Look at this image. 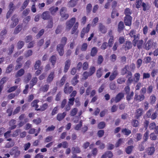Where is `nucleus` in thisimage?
I'll list each match as a JSON object with an SVG mask.
<instances>
[{
	"instance_id": "f257e3e1",
	"label": "nucleus",
	"mask_w": 158,
	"mask_h": 158,
	"mask_svg": "<svg viewBox=\"0 0 158 158\" xmlns=\"http://www.w3.org/2000/svg\"><path fill=\"white\" fill-rule=\"evenodd\" d=\"M76 21V18L73 17L66 22L65 30L67 31H68L70 30L75 22Z\"/></svg>"
},
{
	"instance_id": "f03ea898",
	"label": "nucleus",
	"mask_w": 158,
	"mask_h": 158,
	"mask_svg": "<svg viewBox=\"0 0 158 158\" xmlns=\"http://www.w3.org/2000/svg\"><path fill=\"white\" fill-rule=\"evenodd\" d=\"M107 37L109 39L108 41V46L110 47L112 46L114 42V37L112 31H110L107 33Z\"/></svg>"
},
{
	"instance_id": "7ed1b4c3",
	"label": "nucleus",
	"mask_w": 158,
	"mask_h": 158,
	"mask_svg": "<svg viewBox=\"0 0 158 158\" xmlns=\"http://www.w3.org/2000/svg\"><path fill=\"white\" fill-rule=\"evenodd\" d=\"M124 95L123 93H118L115 98H111L110 100L111 103L115 102L117 103L119 101L124 97Z\"/></svg>"
},
{
	"instance_id": "20e7f679",
	"label": "nucleus",
	"mask_w": 158,
	"mask_h": 158,
	"mask_svg": "<svg viewBox=\"0 0 158 158\" xmlns=\"http://www.w3.org/2000/svg\"><path fill=\"white\" fill-rule=\"evenodd\" d=\"M11 20L12 22L10 24V27L13 28L17 25L19 22L17 15H14L11 18Z\"/></svg>"
},
{
	"instance_id": "39448f33",
	"label": "nucleus",
	"mask_w": 158,
	"mask_h": 158,
	"mask_svg": "<svg viewBox=\"0 0 158 158\" xmlns=\"http://www.w3.org/2000/svg\"><path fill=\"white\" fill-rule=\"evenodd\" d=\"M133 40V43L134 46H137L138 48L139 49L141 48L142 46L143 41L142 40Z\"/></svg>"
},
{
	"instance_id": "423d86ee",
	"label": "nucleus",
	"mask_w": 158,
	"mask_h": 158,
	"mask_svg": "<svg viewBox=\"0 0 158 158\" xmlns=\"http://www.w3.org/2000/svg\"><path fill=\"white\" fill-rule=\"evenodd\" d=\"M73 89V88L72 86H69V84L66 83L64 86V92L65 94H70Z\"/></svg>"
},
{
	"instance_id": "0eeeda50",
	"label": "nucleus",
	"mask_w": 158,
	"mask_h": 158,
	"mask_svg": "<svg viewBox=\"0 0 158 158\" xmlns=\"http://www.w3.org/2000/svg\"><path fill=\"white\" fill-rule=\"evenodd\" d=\"M64 46L60 44H58L57 46V50L58 52L59 55L61 56H62L64 54Z\"/></svg>"
},
{
	"instance_id": "6e6552de",
	"label": "nucleus",
	"mask_w": 158,
	"mask_h": 158,
	"mask_svg": "<svg viewBox=\"0 0 158 158\" xmlns=\"http://www.w3.org/2000/svg\"><path fill=\"white\" fill-rule=\"evenodd\" d=\"M18 147H14L12 149V154H14V156L15 157H18L21 153L20 151L19 150Z\"/></svg>"
},
{
	"instance_id": "1a4fd4ad",
	"label": "nucleus",
	"mask_w": 158,
	"mask_h": 158,
	"mask_svg": "<svg viewBox=\"0 0 158 158\" xmlns=\"http://www.w3.org/2000/svg\"><path fill=\"white\" fill-rule=\"evenodd\" d=\"M98 29L99 31L102 33L105 34L107 32V29L101 23H99Z\"/></svg>"
},
{
	"instance_id": "9d476101",
	"label": "nucleus",
	"mask_w": 158,
	"mask_h": 158,
	"mask_svg": "<svg viewBox=\"0 0 158 158\" xmlns=\"http://www.w3.org/2000/svg\"><path fill=\"white\" fill-rule=\"evenodd\" d=\"M132 18L131 16H127L124 18V22L125 25L127 26H130L131 24V20Z\"/></svg>"
},
{
	"instance_id": "9b49d317",
	"label": "nucleus",
	"mask_w": 158,
	"mask_h": 158,
	"mask_svg": "<svg viewBox=\"0 0 158 158\" xmlns=\"http://www.w3.org/2000/svg\"><path fill=\"white\" fill-rule=\"evenodd\" d=\"M143 113V109L139 108L137 109L135 113V117L137 119H138L140 117L142 116Z\"/></svg>"
},
{
	"instance_id": "f8f14e48",
	"label": "nucleus",
	"mask_w": 158,
	"mask_h": 158,
	"mask_svg": "<svg viewBox=\"0 0 158 158\" xmlns=\"http://www.w3.org/2000/svg\"><path fill=\"white\" fill-rule=\"evenodd\" d=\"M145 98V96L143 94H141L138 95L136 94L134 97V100L138 102L143 101Z\"/></svg>"
},
{
	"instance_id": "ddd939ff",
	"label": "nucleus",
	"mask_w": 158,
	"mask_h": 158,
	"mask_svg": "<svg viewBox=\"0 0 158 158\" xmlns=\"http://www.w3.org/2000/svg\"><path fill=\"white\" fill-rule=\"evenodd\" d=\"M55 76V72H51L48 75L46 81L48 83H50L53 81Z\"/></svg>"
},
{
	"instance_id": "4468645a",
	"label": "nucleus",
	"mask_w": 158,
	"mask_h": 158,
	"mask_svg": "<svg viewBox=\"0 0 158 158\" xmlns=\"http://www.w3.org/2000/svg\"><path fill=\"white\" fill-rule=\"evenodd\" d=\"M78 22H76L72 29L71 31V34H73L75 33L77 35L78 34L79 31L78 30H77V29L78 27Z\"/></svg>"
},
{
	"instance_id": "2eb2a0df",
	"label": "nucleus",
	"mask_w": 158,
	"mask_h": 158,
	"mask_svg": "<svg viewBox=\"0 0 158 158\" xmlns=\"http://www.w3.org/2000/svg\"><path fill=\"white\" fill-rule=\"evenodd\" d=\"M71 60L70 59H68L65 61L64 69V72H67L69 69L71 64Z\"/></svg>"
},
{
	"instance_id": "dca6fc26",
	"label": "nucleus",
	"mask_w": 158,
	"mask_h": 158,
	"mask_svg": "<svg viewBox=\"0 0 158 158\" xmlns=\"http://www.w3.org/2000/svg\"><path fill=\"white\" fill-rule=\"evenodd\" d=\"M16 121L15 119H12L9 122V126L10 127L9 128V129L13 130L16 127V125H15Z\"/></svg>"
},
{
	"instance_id": "f3484780",
	"label": "nucleus",
	"mask_w": 158,
	"mask_h": 158,
	"mask_svg": "<svg viewBox=\"0 0 158 158\" xmlns=\"http://www.w3.org/2000/svg\"><path fill=\"white\" fill-rule=\"evenodd\" d=\"M66 114V113L65 112L58 113L56 116V119L58 121H61L64 119Z\"/></svg>"
},
{
	"instance_id": "a211bd4d",
	"label": "nucleus",
	"mask_w": 158,
	"mask_h": 158,
	"mask_svg": "<svg viewBox=\"0 0 158 158\" xmlns=\"http://www.w3.org/2000/svg\"><path fill=\"white\" fill-rule=\"evenodd\" d=\"M41 17L44 20L49 19L50 17L49 12L47 11L44 12L42 15Z\"/></svg>"
},
{
	"instance_id": "6ab92c4d",
	"label": "nucleus",
	"mask_w": 158,
	"mask_h": 158,
	"mask_svg": "<svg viewBox=\"0 0 158 158\" xmlns=\"http://www.w3.org/2000/svg\"><path fill=\"white\" fill-rule=\"evenodd\" d=\"M156 100V98L155 95L152 94L150 96L149 99V103L151 104H154Z\"/></svg>"
},
{
	"instance_id": "aec40b11",
	"label": "nucleus",
	"mask_w": 158,
	"mask_h": 158,
	"mask_svg": "<svg viewBox=\"0 0 158 158\" xmlns=\"http://www.w3.org/2000/svg\"><path fill=\"white\" fill-rule=\"evenodd\" d=\"M136 31L134 30H131L130 31L129 34L130 36L131 37H133L134 40L136 39H139V35H136Z\"/></svg>"
},
{
	"instance_id": "412c9836",
	"label": "nucleus",
	"mask_w": 158,
	"mask_h": 158,
	"mask_svg": "<svg viewBox=\"0 0 158 158\" xmlns=\"http://www.w3.org/2000/svg\"><path fill=\"white\" fill-rule=\"evenodd\" d=\"M49 87V85L48 84H45L42 85L40 87V90L43 92H47L48 90Z\"/></svg>"
},
{
	"instance_id": "4be33fe9",
	"label": "nucleus",
	"mask_w": 158,
	"mask_h": 158,
	"mask_svg": "<svg viewBox=\"0 0 158 158\" xmlns=\"http://www.w3.org/2000/svg\"><path fill=\"white\" fill-rule=\"evenodd\" d=\"M118 72L117 70H115L114 71L110 76L109 77L110 80L111 81L115 79L118 75Z\"/></svg>"
},
{
	"instance_id": "5701e85b",
	"label": "nucleus",
	"mask_w": 158,
	"mask_h": 158,
	"mask_svg": "<svg viewBox=\"0 0 158 158\" xmlns=\"http://www.w3.org/2000/svg\"><path fill=\"white\" fill-rule=\"evenodd\" d=\"M147 151V153L148 155H152L154 153L155 148L154 147H150L148 148Z\"/></svg>"
},
{
	"instance_id": "b1692460",
	"label": "nucleus",
	"mask_w": 158,
	"mask_h": 158,
	"mask_svg": "<svg viewBox=\"0 0 158 158\" xmlns=\"http://www.w3.org/2000/svg\"><path fill=\"white\" fill-rule=\"evenodd\" d=\"M48 107V105L47 103L43 104L40 107V108L37 109V111H44L47 109Z\"/></svg>"
},
{
	"instance_id": "393cba45",
	"label": "nucleus",
	"mask_w": 158,
	"mask_h": 158,
	"mask_svg": "<svg viewBox=\"0 0 158 158\" xmlns=\"http://www.w3.org/2000/svg\"><path fill=\"white\" fill-rule=\"evenodd\" d=\"M24 70L23 69H21L17 72L15 76L16 77H20L24 74Z\"/></svg>"
},
{
	"instance_id": "a878e982",
	"label": "nucleus",
	"mask_w": 158,
	"mask_h": 158,
	"mask_svg": "<svg viewBox=\"0 0 158 158\" xmlns=\"http://www.w3.org/2000/svg\"><path fill=\"white\" fill-rule=\"evenodd\" d=\"M39 102V100L38 99L34 100L31 103V106L32 107H35V109L37 110L38 108L39 107V105L38 103Z\"/></svg>"
},
{
	"instance_id": "bb28decb",
	"label": "nucleus",
	"mask_w": 158,
	"mask_h": 158,
	"mask_svg": "<svg viewBox=\"0 0 158 158\" xmlns=\"http://www.w3.org/2000/svg\"><path fill=\"white\" fill-rule=\"evenodd\" d=\"M152 42L151 40H149L145 44V48L148 50L150 49L152 46Z\"/></svg>"
},
{
	"instance_id": "cd10ccee",
	"label": "nucleus",
	"mask_w": 158,
	"mask_h": 158,
	"mask_svg": "<svg viewBox=\"0 0 158 158\" xmlns=\"http://www.w3.org/2000/svg\"><path fill=\"white\" fill-rule=\"evenodd\" d=\"M124 48L125 50H127L131 48L132 47V44L130 42H126L124 44Z\"/></svg>"
},
{
	"instance_id": "c85d7f7f",
	"label": "nucleus",
	"mask_w": 158,
	"mask_h": 158,
	"mask_svg": "<svg viewBox=\"0 0 158 158\" xmlns=\"http://www.w3.org/2000/svg\"><path fill=\"white\" fill-rule=\"evenodd\" d=\"M81 152L80 148L78 147H73L72 149V153L73 154L78 153Z\"/></svg>"
},
{
	"instance_id": "c756f323",
	"label": "nucleus",
	"mask_w": 158,
	"mask_h": 158,
	"mask_svg": "<svg viewBox=\"0 0 158 158\" xmlns=\"http://www.w3.org/2000/svg\"><path fill=\"white\" fill-rule=\"evenodd\" d=\"M58 8L52 6L50 8L49 10L52 15H54L56 11H58Z\"/></svg>"
},
{
	"instance_id": "7c9ffc66",
	"label": "nucleus",
	"mask_w": 158,
	"mask_h": 158,
	"mask_svg": "<svg viewBox=\"0 0 158 158\" xmlns=\"http://www.w3.org/2000/svg\"><path fill=\"white\" fill-rule=\"evenodd\" d=\"M140 74L139 73H136L134 74V82H137L139 80L140 77Z\"/></svg>"
},
{
	"instance_id": "2f4dec72",
	"label": "nucleus",
	"mask_w": 158,
	"mask_h": 158,
	"mask_svg": "<svg viewBox=\"0 0 158 158\" xmlns=\"http://www.w3.org/2000/svg\"><path fill=\"white\" fill-rule=\"evenodd\" d=\"M77 2L75 0H70L68 4V6L69 7H73L75 6Z\"/></svg>"
},
{
	"instance_id": "473e14b6",
	"label": "nucleus",
	"mask_w": 158,
	"mask_h": 158,
	"mask_svg": "<svg viewBox=\"0 0 158 158\" xmlns=\"http://www.w3.org/2000/svg\"><path fill=\"white\" fill-rule=\"evenodd\" d=\"M78 112V109L76 108H74L71 110L70 112V115L71 116L75 115Z\"/></svg>"
},
{
	"instance_id": "72a5a7b5",
	"label": "nucleus",
	"mask_w": 158,
	"mask_h": 158,
	"mask_svg": "<svg viewBox=\"0 0 158 158\" xmlns=\"http://www.w3.org/2000/svg\"><path fill=\"white\" fill-rule=\"evenodd\" d=\"M125 141V139H119L117 142L115 144V146L116 148H117L119 146L121 145L122 143L124 142V141Z\"/></svg>"
},
{
	"instance_id": "f704fd0d",
	"label": "nucleus",
	"mask_w": 158,
	"mask_h": 158,
	"mask_svg": "<svg viewBox=\"0 0 158 158\" xmlns=\"http://www.w3.org/2000/svg\"><path fill=\"white\" fill-rule=\"evenodd\" d=\"M32 77L31 74L30 73H27L26 76L24 79V82L26 83H27L30 80Z\"/></svg>"
},
{
	"instance_id": "c9c22d12",
	"label": "nucleus",
	"mask_w": 158,
	"mask_h": 158,
	"mask_svg": "<svg viewBox=\"0 0 158 158\" xmlns=\"http://www.w3.org/2000/svg\"><path fill=\"white\" fill-rule=\"evenodd\" d=\"M124 25L123 23L120 21L118 23V31L120 32L123 29Z\"/></svg>"
},
{
	"instance_id": "e433bc0d",
	"label": "nucleus",
	"mask_w": 158,
	"mask_h": 158,
	"mask_svg": "<svg viewBox=\"0 0 158 158\" xmlns=\"http://www.w3.org/2000/svg\"><path fill=\"white\" fill-rule=\"evenodd\" d=\"M124 13L126 15L125 16H131L130 15L132 13V11L129 8H127L125 10Z\"/></svg>"
},
{
	"instance_id": "4c0bfd02",
	"label": "nucleus",
	"mask_w": 158,
	"mask_h": 158,
	"mask_svg": "<svg viewBox=\"0 0 158 158\" xmlns=\"http://www.w3.org/2000/svg\"><path fill=\"white\" fill-rule=\"evenodd\" d=\"M38 81L37 77H33L30 82L31 85L34 86L36 85Z\"/></svg>"
},
{
	"instance_id": "58836bf2",
	"label": "nucleus",
	"mask_w": 158,
	"mask_h": 158,
	"mask_svg": "<svg viewBox=\"0 0 158 158\" xmlns=\"http://www.w3.org/2000/svg\"><path fill=\"white\" fill-rule=\"evenodd\" d=\"M19 118V120L21 121L24 119L25 123L27 122L28 120L27 118H25V115L23 114H21Z\"/></svg>"
},
{
	"instance_id": "ea45409f",
	"label": "nucleus",
	"mask_w": 158,
	"mask_h": 158,
	"mask_svg": "<svg viewBox=\"0 0 158 158\" xmlns=\"http://www.w3.org/2000/svg\"><path fill=\"white\" fill-rule=\"evenodd\" d=\"M122 131L124 135L127 136L130 135L131 133V130L126 128L122 129Z\"/></svg>"
},
{
	"instance_id": "a19ab883",
	"label": "nucleus",
	"mask_w": 158,
	"mask_h": 158,
	"mask_svg": "<svg viewBox=\"0 0 158 158\" xmlns=\"http://www.w3.org/2000/svg\"><path fill=\"white\" fill-rule=\"evenodd\" d=\"M133 147L132 146H130L127 147L126 148L125 151L127 154H130L131 153Z\"/></svg>"
},
{
	"instance_id": "79ce46f5",
	"label": "nucleus",
	"mask_w": 158,
	"mask_h": 158,
	"mask_svg": "<svg viewBox=\"0 0 158 158\" xmlns=\"http://www.w3.org/2000/svg\"><path fill=\"white\" fill-rule=\"evenodd\" d=\"M148 134L149 132L148 131H146L144 133L143 136V140L142 142V143L143 144L147 140L148 137Z\"/></svg>"
},
{
	"instance_id": "37998d69",
	"label": "nucleus",
	"mask_w": 158,
	"mask_h": 158,
	"mask_svg": "<svg viewBox=\"0 0 158 158\" xmlns=\"http://www.w3.org/2000/svg\"><path fill=\"white\" fill-rule=\"evenodd\" d=\"M13 67L14 65L12 64L9 65L6 68V72L7 73H10L12 70Z\"/></svg>"
},
{
	"instance_id": "c03bdc74",
	"label": "nucleus",
	"mask_w": 158,
	"mask_h": 158,
	"mask_svg": "<svg viewBox=\"0 0 158 158\" xmlns=\"http://www.w3.org/2000/svg\"><path fill=\"white\" fill-rule=\"evenodd\" d=\"M22 27L21 25H18L16 27L14 31V33L15 34H17L19 33L22 30Z\"/></svg>"
},
{
	"instance_id": "a18cd8bd",
	"label": "nucleus",
	"mask_w": 158,
	"mask_h": 158,
	"mask_svg": "<svg viewBox=\"0 0 158 158\" xmlns=\"http://www.w3.org/2000/svg\"><path fill=\"white\" fill-rule=\"evenodd\" d=\"M29 2V0H26L23 3L21 8V10H22L24 9L28 5Z\"/></svg>"
},
{
	"instance_id": "49530a36",
	"label": "nucleus",
	"mask_w": 158,
	"mask_h": 158,
	"mask_svg": "<svg viewBox=\"0 0 158 158\" xmlns=\"http://www.w3.org/2000/svg\"><path fill=\"white\" fill-rule=\"evenodd\" d=\"M131 123L133 126L135 127H138L139 124V121L136 119L132 120Z\"/></svg>"
},
{
	"instance_id": "de8ad7c7",
	"label": "nucleus",
	"mask_w": 158,
	"mask_h": 158,
	"mask_svg": "<svg viewBox=\"0 0 158 158\" xmlns=\"http://www.w3.org/2000/svg\"><path fill=\"white\" fill-rule=\"evenodd\" d=\"M102 74V68H99L97 71L96 73L97 77L99 78H100Z\"/></svg>"
},
{
	"instance_id": "09e8293b",
	"label": "nucleus",
	"mask_w": 158,
	"mask_h": 158,
	"mask_svg": "<svg viewBox=\"0 0 158 158\" xmlns=\"http://www.w3.org/2000/svg\"><path fill=\"white\" fill-rule=\"evenodd\" d=\"M78 78V77L77 75L75 76L72 80L71 82L72 84L74 85H75L78 82L77 80V78Z\"/></svg>"
},
{
	"instance_id": "8fccbe9b",
	"label": "nucleus",
	"mask_w": 158,
	"mask_h": 158,
	"mask_svg": "<svg viewBox=\"0 0 158 158\" xmlns=\"http://www.w3.org/2000/svg\"><path fill=\"white\" fill-rule=\"evenodd\" d=\"M97 52V50L96 48L94 47H93L91 51V55L92 56H94L96 54Z\"/></svg>"
},
{
	"instance_id": "3c124183",
	"label": "nucleus",
	"mask_w": 158,
	"mask_h": 158,
	"mask_svg": "<svg viewBox=\"0 0 158 158\" xmlns=\"http://www.w3.org/2000/svg\"><path fill=\"white\" fill-rule=\"evenodd\" d=\"M134 95V93L133 92H131L130 94H127L126 96V99L128 101H129L132 98Z\"/></svg>"
},
{
	"instance_id": "603ef678",
	"label": "nucleus",
	"mask_w": 158,
	"mask_h": 158,
	"mask_svg": "<svg viewBox=\"0 0 158 158\" xmlns=\"http://www.w3.org/2000/svg\"><path fill=\"white\" fill-rule=\"evenodd\" d=\"M41 62L40 60L36 61L35 63L34 68L35 69H38L41 65Z\"/></svg>"
},
{
	"instance_id": "864d4df0",
	"label": "nucleus",
	"mask_w": 158,
	"mask_h": 158,
	"mask_svg": "<svg viewBox=\"0 0 158 158\" xmlns=\"http://www.w3.org/2000/svg\"><path fill=\"white\" fill-rule=\"evenodd\" d=\"M82 125V122L81 121H80L79 124L76 125L74 127V129L78 131L80 130Z\"/></svg>"
},
{
	"instance_id": "5fc2aeb1",
	"label": "nucleus",
	"mask_w": 158,
	"mask_h": 158,
	"mask_svg": "<svg viewBox=\"0 0 158 158\" xmlns=\"http://www.w3.org/2000/svg\"><path fill=\"white\" fill-rule=\"evenodd\" d=\"M50 61L52 63L53 65H54L56 61V57L55 56H52L50 59Z\"/></svg>"
},
{
	"instance_id": "6e6d98bb",
	"label": "nucleus",
	"mask_w": 158,
	"mask_h": 158,
	"mask_svg": "<svg viewBox=\"0 0 158 158\" xmlns=\"http://www.w3.org/2000/svg\"><path fill=\"white\" fill-rule=\"evenodd\" d=\"M158 73V69H153L151 72V75L153 77H154Z\"/></svg>"
},
{
	"instance_id": "4d7b16f0",
	"label": "nucleus",
	"mask_w": 158,
	"mask_h": 158,
	"mask_svg": "<svg viewBox=\"0 0 158 158\" xmlns=\"http://www.w3.org/2000/svg\"><path fill=\"white\" fill-rule=\"evenodd\" d=\"M67 40V38L66 37H62L61 40V44H60L64 46L66 44Z\"/></svg>"
},
{
	"instance_id": "13d9d810",
	"label": "nucleus",
	"mask_w": 158,
	"mask_h": 158,
	"mask_svg": "<svg viewBox=\"0 0 158 158\" xmlns=\"http://www.w3.org/2000/svg\"><path fill=\"white\" fill-rule=\"evenodd\" d=\"M24 44V42L23 41H19L17 43L18 48L19 49H21Z\"/></svg>"
},
{
	"instance_id": "bf43d9fd",
	"label": "nucleus",
	"mask_w": 158,
	"mask_h": 158,
	"mask_svg": "<svg viewBox=\"0 0 158 158\" xmlns=\"http://www.w3.org/2000/svg\"><path fill=\"white\" fill-rule=\"evenodd\" d=\"M142 3L141 0H136L135 5L136 7L139 8L142 5Z\"/></svg>"
},
{
	"instance_id": "052dcab7",
	"label": "nucleus",
	"mask_w": 158,
	"mask_h": 158,
	"mask_svg": "<svg viewBox=\"0 0 158 158\" xmlns=\"http://www.w3.org/2000/svg\"><path fill=\"white\" fill-rule=\"evenodd\" d=\"M58 106H56L54 107L51 113V115L52 116L54 115L55 114H56L58 110Z\"/></svg>"
},
{
	"instance_id": "680f3d73",
	"label": "nucleus",
	"mask_w": 158,
	"mask_h": 158,
	"mask_svg": "<svg viewBox=\"0 0 158 158\" xmlns=\"http://www.w3.org/2000/svg\"><path fill=\"white\" fill-rule=\"evenodd\" d=\"M96 69L94 67H91L89 68V73L90 76H91L93 74H94L95 71Z\"/></svg>"
},
{
	"instance_id": "e2e57ef3",
	"label": "nucleus",
	"mask_w": 158,
	"mask_h": 158,
	"mask_svg": "<svg viewBox=\"0 0 158 158\" xmlns=\"http://www.w3.org/2000/svg\"><path fill=\"white\" fill-rule=\"evenodd\" d=\"M66 79V77L64 75V76L62 77V78L60 80V86H62L64 83Z\"/></svg>"
},
{
	"instance_id": "0e129e2a",
	"label": "nucleus",
	"mask_w": 158,
	"mask_h": 158,
	"mask_svg": "<svg viewBox=\"0 0 158 158\" xmlns=\"http://www.w3.org/2000/svg\"><path fill=\"white\" fill-rule=\"evenodd\" d=\"M106 126V124L104 122H100L98 124V127L99 129L103 128Z\"/></svg>"
},
{
	"instance_id": "69168bd1",
	"label": "nucleus",
	"mask_w": 158,
	"mask_h": 158,
	"mask_svg": "<svg viewBox=\"0 0 158 158\" xmlns=\"http://www.w3.org/2000/svg\"><path fill=\"white\" fill-rule=\"evenodd\" d=\"M60 14L61 17L64 20L67 19L69 17V14H68L65 13Z\"/></svg>"
},
{
	"instance_id": "338daca9",
	"label": "nucleus",
	"mask_w": 158,
	"mask_h": 158,
	"mask_svg": "<svg viewBox=\"0 0 158 158\" xmlns=\"http://www.w3.org/2000/svg\"><path fill=\"white\" fill-rule=\"evenodd\" d=\"M15 143L14 142H10L7 143L5 147L6 148H9L13 146L14 145Z\"/></svg>"
},
{
	"instance_id": "774afa93",
	"label": "nucleus",
	"mask_w": 158,
	"mask_h": 158,
	"mask_svg": "<svg viewBox=\"0 0 158 158\" xmlns=\"http://www.w3.org/2000/svg\"><path fill=\"white\" fill-rule=\"evenodd\" d=\"M150 139L153 140H155L156 139L157 136L154 133H151L150 135Z\"/></svg>"
}]
</instances>
